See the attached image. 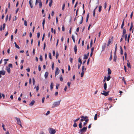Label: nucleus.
Instances as JSON below:
<instances>
[{
	"instance_id": "nucleus-1",
	"label": "nucleus",
	"mask_w": 134,
	"mask_h": 134,
	"mask_svg": "<svg viewBox=\"0 0 134 134\" xmlns=\"http://www.w3.org/2000/svg\"><path fill=\"white\" fill-rule=\"evenodd\" d=\"M87 126L86 127H84L83 128L80 129L79 130V132H80V134H82L83 133L86 131L87 129Z\"/></svg>"
},
{
	"instance_id": "nucleus-2",
	"label": "nucleus",
	"mask_w": 134,
	"mask_h": 134,
	"mask_svg": "<svg viewBox=\"0 0 134 134\" xmlns=\"http://www.w3.org/2000/svg\"><path fill=\"white\" fill-rule=\"evenodd\" d=\"M49 132L51 134H54L56 132L55 130L51 128L49 129Z\"/></svg>"
},
{
	"instance_id": "nucleus-3",
	"label": "nucleus",
	"mask_w": 134,
	"mask_h": 134,
	"mask_svg": "<svg viewBox=\"0 0 134 134\" xmlns=\"http://www.w3.org/2000/svg\"><path fill=\"white\" fill-rule=\"evenodd\" d=\"M39 3V8H40L42 7V3L41 0H36L35 4L36 5L38 3Z\"/></svg>"
},
{
	"instance_id": "nucleus-4",
	"label": "nucleus",
	"mask_w": 134,
	"mask_h": 134,
	"mask_svg": "<svg viewBox=\"0 0 134 134\" xmlns=\"http://www.w3.org/2000/svg\"><path fill=\"white\" fill-rule=\"evenodd\" d=\"M61 100L54 102L53 104V107H56L59 105Z\"/></svg>"
},
{
	"instance_id": "nucleus-5",
	"label": "nucleus",
	"mask_w": 134,
	"mask_h": 134,
	"mask_svg": "<svg viewBox=\"0 0 134 134\" xmlns=\"http://www.w3.org/2000/svg\"><path fill=\"white\" fill-rule=\"evenodd\" d=\"M109 91L106 92L104 91H103L102 93H101V94L105 96H107L109 94Z\"/></svg>"
},
{
	"instance_id": "nucleus-6",
	"label": "nucleus",
	"mask_w": 134,
	"mask_h": 134,
	"mask_svg": "<svg viewBox=\"0 0 134 134\" xmlns=\"http://www.w3.org/2000/svg\"><path fill=\"white\" fill-rule=\"evenodd\" d=\"M5 71L4 70L3 71H0V78L2 77L1 75H4L5 74Z\"/></svg>"
},
{
	"instance_id": "nucleus-7",
	"label": "nucleus",
	"mask_w": 134,
	"mask_h": 134,
	"mask_svg": "<svg viewBox=\"0 0 134 134\" xmlns=\"http://www.w3.org/2000/svg\"><path fill=\"white\" fill-rule=\"evenodd\" d=\"M15 118L16 119L17 121V123L18 124H20L21 123V121L19 118L17 117H15Z\"/></svg>"
},
{
	"instance_id": "nucleus-8",
	"label": "nucleus",
	"mask_w": 134,
	"mask_h": 134,
	"mask_svg": "<svg viewBox=\"0 0 134 134\" xmlns=\"http://www.w3.org/2000/svg\"><path fill=\"white\" fill-rule=\"evenodd\" d=\"M59 72V70L58 68L57 67V68L55 71V76H56L57 75H58Z\"/></svg>"
},
{
	"instance_id": "nucleus-9",
	"label": "nucleus",
	"mask_w": 134,
	"mask_h": 134,
	"mask_svg": "<svg viewBox=\"0 0 134 134\" xmlns=\"http://www.w3.org/2000/svg\"><path fill=\"white\" fill-rule=\"evenodd\" d=\"M32 2L33 1L32 0H30L29 1L30 5V7L32 8L33 7V5L32 4Z\"/></svg>"
},
{
	"instance_id": "nucleus-10",
	"label": "nucleus",
	"mask_w": 134,
	"mask_h": 134,
	"mask_svg": "<svg viewBox=\"0 0 134 134\" xmlns=\"http://www.w3.org/2000/svg\"><path fill=\"white\" fill-rule=\"evenodd\" d=\"M74 51L75 53V54L77 53V47L76 45H75L74 47Z\"/></svg>"
},
{
	"instance_id": "nucleus-11",
	"label": "nucleus",
	"mask_w": 134,
	"mask_h": 134,
	"mask_svg": "<svg viewBox=\"0 0 134 134\" xmlns=\"http://www.w3.org/2000/svg\"><path fill=\"white\" fill-rule=\"evenodd\" d=\"M80 16H81V21L79 23V24H82L83 22V18L82 16H79L78 17H79Z\"/></svg>"
},
{
	"instance_id": "nucleus-12",
	"label": "nucleus",
	"mask_w": 134,
	"mask_h": 134,
	"mask_svg": "<svg viewBox=\"0 0 134 134\" xmlns=\"http://www.w3.org/2000/svg\"><path fill=\"white\" fill-rule=\"evenodd\" d=\"M6 70L9 74L10 73V68L7 67L6 68Z\"/></svg>"
},
{
	"instance_id": "nucleus-13",
	"label": "nucleus",
	"mask_w": 134,
	"mask_h": 134,
	"mask_svg": "<svg viewBox=\"0 0 134 134\" xmlns=\"http://www.w3.org/2000/svg\"><path fill=\"white\" fill-rule=\"evenodd\" d=\"M86 122H84L83 123V126H85V125L87 124V122L89 120L88 119H85V120Z\"/></svg>"
},
{
	"instance_id": "nucleus-14",
	"label": "nucleus",
	"mask_w": 134,
	"mask_h": 134,
	"mask_svg": "<svg viewBox=\"0 0 134 134\" xmlns=\"http://www.w3.org/2000/svg\"><path fill=\"white\" fill-rule=\"evenodd\" d=\"M133 27V23L132 22L131 23L130 27V28L129 29V30L130 31H131V30Z\"/></svg>"
},
{
	"instance_id": "nucleus-15",
	"label": "nucleus",
	"mask_w": 134,
	"mask_h": 134,
	"mask_svg": "<svg viewBox=\"0 0 134 134\" xmlns=\"http://www.w3.org/2000/svg\"><path fill=\"white\" fill-rule=\"evenodd\" d=\"M116 59H117V56H116V54H114V56L113 60L115 62H116Z\"/></svg>"
},
{
	"instance_id": "nucleus-16",
	"label": "nucleus",
	"mask_w": 134,
	"mask_h": 134,
	"mask_svg": "<svg viewBox=\"0 0 134 134\" xmlns=\"http://www.w3.org/2000/svg\"><path fill=\"white\" fill-rule=\"evenodd\" d=\"M84 71H85L86 70V68H85V66L84 65H83L82 67V72H84Z\"/></svg>"
},
{
	"instance_id": "nucleus-17",
	"label": "nucleus",
	"mask_w": 134,
	"mask_h": 134,
	"mask_svg": "<svg viewBox=\"0 0 134 134\" xmlns=\"http://www.w3.org/2000/svg\"><path fill=\"white\" fill-rule=\"evenodd\" d=\"M124 20H125V19H124L123 20L122 24L121 26V29H122L123 28V27L124 25Z\"/></svg>"
},
{
	"instance_id": "nucleus-18",
	"label": "nucleus",
	"mask_w": 134,
	"mask_h": 134,
	"mask_svg": "<svg viewBox=\"0 0 134 134\" xmlns=\"http://www.w3.org/2000/svg\"><path fill=\"white\" fill-rule=\"evenodd\" d=\"M53 86V83L52 82L51 83L50 87L51 90H52Z\"/></svg>"
},
{
	"instance_id": "nucleus-19",
	"label": "nucleus",
	"mask_w": 134,
	"mask_h": 134,
	"mask_svg": "<svg viewBox=\"0 0 134 134\" xmlns=\"http://www.w3.org/2000/svg\"><path fill=\"white\" fill-rule=\"evenodd\" d=\"M108 75H110L111 73V71L110 68H108Z\"/></svg>"
},
{
	"instance_id": "nucleus-20",
	"label": "nucleus",
	"mask_w": 134,
	"mask_h": 134,
	"mask_svg": "<svg viewBox=\"0 0 134 134\" xmlns=\"http://www.w3.org/2000/svg\"><path fill=\"white\" fill-rule=\"evenodd\" d=\"M104 88L105 90H106L107 88V84L106 83H105L104 84Z\"/></svg>"
},
{
	"instance_id": "nucleus-21",
	"label": "nucleus",
	"mask_w": 134,
	"mask_h": 134,
	"mask_svg": "<svg viewBox=\"0 0 134 134\" xmlns=\"http://www.w3.org/2000/svg\"><path fill=\"white\" fill-rule=\"evenodd\" d=\"M48 73L47 72H45V74H44V77L46 79L48 76Z\"/></svg>"
},
{
	"instance_id": "nucleus-22",
	"label": "nucleus",
	"mask_w": 134,
	"mask_h": 134,
	"mask_svg": "<svg viewBox=\"0 0 134 134\" xmlns=\"http://www.w3.org/2000/svg\"><path fill=\"white\" fill-rule=\"evenodd\" d=\"M45 23V19H44L43 20L42 22V26H43V29H44V25Z\"/></svg>"
},
{
	"instance_id": "nucleus-23",
	"label": "nucleus",
	"mask_w": 134,
	"mask_h": 134,
	"mask_svg": "<svg viewBox=\"0 0 134 134\" xmlns=\"http://www.w3.org/2000/svg\"><path fill=\"white\" fill-rule=\"evenodd\" d=\"M35 103V101L34 100H33L32 101L31 103H30V104H29V105L30 106H32L34 103Z\"/></svg>"
},
{
	"instance_id": "nucleus-24",
	"label": "nucleus",
	"mask_w": 134,
	"mask_h": 134,
	"mask_svg": "<svg viewBox=\"0 0 134 134\" xmlns=\"http://www.w3.org/2000/svg\"><path fill=\"white\" fill-rule=\"evenodd\" d=\"M81 118L84 119H85H85H87L88 118V117L87 116H82L81 117Z\"/></svg>"
},
{
	"instance_id": "nucleus-25",
	"label": "nucleus",
	"mask_w": 134,
	"mask_h": 134,
	"mask_svg": "<svg viewBox=\"0 0 134 134\" xmlns=\"http://www.w3.org/2000/svg\"><path fill=\"white\" fill-rule=\"evenodd\" d=\"M52 2H53V0H50V2H49V5L50 7H51Z\"/></svg>"
},
{
	"instance_id": "nucleus-26",
	"label": "nucleus",
	"mask_w": 134,
	"mask_h": 134,
	"mask_svg": "<svg viewBox=\"0 0 134 134\" xmlns=\"http://www.w3.org/2000/svg\"><path fill=\"white\" fill-rule=\"evenodd\" d=\"M14 44L15 45V47L16 48H18V49L20 48L19 47V46L18 45H17L16 42H14Z\"/></svg>"
},
{
	"instance_id": "nucleus-27",
	"label": "nucleus",
	"mask_w": 134,
	"mask_h": 134,
	"mask_svg": "<svg viewBox=\"0 0 134 134\" xmlns=\"http://www.w3.org/2000/svg\"><path fill=\"white\" fill-rule=\"evenodd\" d=\"M71 38L73 41L74 42V43H75V37L73 35H72Z\"/></svg>"
},
{
	"instance_id": "nucleus-28",
	"label": "nucleus",
	"mask_w": 134,
	"mask_h": 134,
	"mask_svg": "<svg viewBox=\"0 0 134 134\" xmlns=\"http://www.w3.org/2000/svg\"><path fill=\"white\" fill-rule=\"evenodd\" d=\"M82 124L81 122L79 124V126L80 128H81L82 127Z\"/></svg>"
},
{
	"instance_id": "nucleus-29",
	"label": "nucleus",
	"mask_w": 134,
	"mask_h": 134,
	"mask_svg": "<svg viewBox=\"0 0 134 134\" xmlns=\"http://www.w3.org/2000/svg\"><path fill=\"white\" fill-rule=\"evenodd\" d=\"M106 46L105 45L104 46H103L102 47V51H104L105 48Z\"/></svg>"
},
{
	"instance_id": "nucleus-30",
	"label": "nucleus",
	"mask_w": 134,
	"mask_h": 134,
	"mask_svg": "<svg viewBox=\"0 0 134 134\" xmlns=\"http://www.w3.org/2000/svg\"><path fill=\"white\" fill-rule=\"evenodd\" d=\"M88 58L87 55L86 54H85L84 56L83 59H86Z\"/></svg>"
},
{
	"instance_id": "nucleus-31",
	"label": "nucleus",
	"mask_w": 134,
	"mask_h": 134,
	"mask_svg": "<svg viewBox=\"0 0 134 134\" xmlns=\"http://www.w3.org/2000/svg\"><path fill=\"white\" fill-rule=\"evenodd\" d=\"M4 60L5 61L4 63V65H5L7 64V61H8L9 59H4Z\"/></svg>"
},
{
	"instance_id": "nucleus-32",
	"label": "nucleus",
	"mask_w": 134,
	"mask_h": 134,
	"mask_svg": "<svg viewBox=\"0 0 134 134\" xmlns=\"http://www.w3.org/2000/svg\"><path fill=\"white\" fill-rule=\"evenodd\" d=\"M102 7L101 5H100L99 7V12H100L101 11Z\"/></svg>"
},
{
	"instance_id": "nucleus-33",
	"label": "nucleus",
	"mask_w": 134,
	"mask_h": 134,
	"mask_svg": "<svg viewBox=\"0 0 134 134\" xmlns=\"http://www.w3.org/2000/svg\"><path fill=\"white\" fill-rule=\"evenodd\" d=\"M120 53L122 55L123 54V51L122 48L121 47H120Z\"/></svg>"
},
{
	"instance_id": "nucleus-34",
	"label": "nucleus",
	"mask_w": 134,
	"mask_h": 134,
	"mask_svg": "<svg viewBox=\"0 0 134 134\" xmlns=\"http://www.w3.org/2000/svg\"><path fill=\"white\" fill-rule=\"evenodd\" d=\"M97 114H96L95 115L94 117V119L95 120H97Z\"/></svg>"
},
{
	"instance_id": "nucleus-35",
	"label": "nucleus",
	"mask_w": 134,
	"mask_h": 134,
	"mask_svg": "<svg viewBox=\"0 0 134 134\" xmlns=\"http://www.w3.org/2000/svg\"><path fill=\"white\" fill-rule=\"evenodd\" d=\"M78 62H79V63H80V64H82V61L81 60V58H79Z\"/></svg>"
},
{
	"instance_id": "nucleus-36",
	"label": "nucleus",
	"mask_w": 134,
	"mask_h": 134,
	"mask_svg": "<svg viewBox=\"0 0 134 134\" xmlns=\"http://www.w3.org/2000/svg\"><path fill=\"white\" fill-rule=\"evenodd\" d=\"M73 126L74 127H77V125L76 122H74V124L73 125Z\"/></svg>"
},
{
	"instance_id": "nucleus-37",
	"label": "nucleus",
	"mask_w": 134,
	"mask_h": 134,
	"mask_svg": "<svg viewBox=\"0 0 134 134\" xmlns=\"http://www.w3.org/2000/svg\"><path fill=\"white\" fill-rule=\"evenodd\" d=\"M126 32V30L124 28L123 30V35H124Z\"/></svg>"
},
{
	"instance_id": "nucleus-38",
	"label": "nucleus",
	"mask_w": 134,
	"mask_h": 134,
	"mask_svg": "<svg viewBox=\"0 0 134 134\" xmlns=\"http://www.w3.org/2000/svg\"><path fill=\"white\" fill-rule=\"evenodd\" d=\"M127 66L128 67L131 68L130 63L129 62L127 63Z\"/></svg>"
},
{
	"instance_id": "nucleus-39",
	"label": "nucleus",
	"mask_w": 134,
	"mask_h": 134,
	"mask_svg": "<svg viewBox=\"0 0 134 134\" xmlns=\"http://www.w3.org/2000/svg\"><path fill=\"white\" fill-rule=\"evenodd\" d=\"M60 81H63V78L62 75L60 76Z\"/></svg>"
},
{
	"instance_id": "nucleus-40",
	"label": "nucleus",
	"mask_w": 134,
	"mask_h": 134,
	"mask_svg": "<svg viewBox=\"0 0 134 134\" xmlns=\"http://www.w3.org/2000/svg\"><path fill=\"white\" fill-rule=\"evenodd\" d=\"M111 77L110 76H109L107 78V81H109L110 80V78H111Z\"/></svg>"
},
{
	"instance_id": "nucleus-41",
	"label": "nucleus",
	"mask_w": 134,
	"mask_h": 134,
	"mask_svg": "<svg viewBox=\"0 0 134 134\" xmlns=\"http://www.w3.org/2000/svg\"><path fill=\"white\" fill-rule=\"evenodd\" d=\"M8 66H9L8 68H12V67H13L12 64H9V65H8Z\"/></svg>"
},
{
	"instance_id": "nucleus-42",
	"label": "nucleus",
	"mask_w": 134,
	"mask_h": 134,
	"mask_svg": "<svg viewBox=\"0 0 134 134\" xmlns=\"http://www.w3.org/2000/svg\"><path fill=\"white\" fill-rule=\"evenodd\" d=\"M130 34H129V35H128V37H127V41H128V42H129V38H130Z\"/></svg>"
},
{
	"instance_id": "nucleus-43",
	"label": "nucleus",
	"mask_w": 134,
	"mask_h": 134,
	"mask_svg": "<svg viewBox=\"0 0 134 134\" xmlns=\"http://www.w3.org/2000/svg\"><path fill=\"white\" fill-rule=\"evenodd\" d=\"M5 23L3 24V30H4V29L5 28Z\"/></svg>"
},
{
	"instance_id": "nucleus-44",
	"label": "nucleus",
	"mask_w": 134,
	"mask_h": 134,
	"mask_svg": "<svg viewBox=\"0 0 134 134\" xmlns=\"http://www.w3.org/2000/svg\"><path fill=\"white\" fill-rule=\"evenodd\" d=\"M32 81H33V85H34L35 83V79L34 78H32Z\"/></svg>"
},
{
	"instance_id": "nucleus-45",
	"label": "nucleus",
	"mask_w": 134,
	"mask_h": 134,
	"mask_svg": "<svg viewBox=\"0 0 134 134\" xmlns=\"http://www.w3.org/2000/svg\"><path fill=\"white\" fill-rule=\"evenodd\" d=\"M111 42H112V40H111V39H110V38L108 40V43L109 44H110V43Z\"/></svg>"
},
{
	"instance_id": "nucleus-46",
	"label": "nucleus",
	"mask_w": 134,
	"mask_h": 134,
	"mask_svg": "<svg viewBox=\"0 0 134 134\" xmlns=\"http://www.w3.org/2000/svg\"><path fill=\"white\" fill-rule=\"evenodd\" d=\"M62 30L63 31H65V28L64 26V25H63L62 26Z\"/></svg>"
},
{
	"instance_id": "nucleus-47",
	"label": "nucleus",
	"mask_w": 134,
	"mask_h": 134,
	"mask_svg": "<svg viewBox=\"0 0 134 134\" xmlns=\"http://www.w3.org/2000/svg\"><path fill=\"white\" fill-rule=\"evenodd\" d=\"M40 60L41 61H42V57L41 55H40Z\"/></svg>"
},
{
	"instance_id": "nucleus-48",
	"label": "nucleus",
	"mask_w": 134,
	"mask_h": 134,
	"mask_svg": "<svg viewBox=\"0 0 134 134\" xmlns=\"http://www.w3.org/2000/svg\"><path fill=\"white\" fill-rule=\"evenodd\" d=\"M49 58L51 59H52V56H51V54L50 53H49Z\"/></svg>"
},
{
	"instance_id": "nucleus-49",
	"label": "nucleus",
	"mask_w": 134,
	"mask_h": 134,
	"mask_svg": "<svg viewBox=\"0 0 134 134\" xmlns=\"http://www.w3.org/2000/svg\"><path fill=\"white\" fill-rule=\"evenodd\" d=\"M39 89V86H38H38H37L36 87V91L37 92H38V91Z\"/></svg>"
},
{
	"instance_id": "nucleus-50",
	"label": "nucleus",
	"mask_w": 134,
	"mask_h": 134,
	"mask_svg": "<svg viewBox=\"0 0 134 134\" xmlns=\"http://www.w3.org/2000/svg\"><path fill=\"white\" fill-rule=\"evenodd\" d=\"M65 6V4H63V6H62V9L63 10H64Z\"/></svg>"
},
{
	"instance_id": "nucleus-51",
	"label": "nucleus",
	"mask_w": 134,
	"mask_h": 134,
	"mask_svg": "<svg viewBox=\"0 0 134 134\" xmlns=\"http://www.w3.org/2000/svg\"><path fill=\"white\" fill-rule=\"evenodd\" d=\"M92 42H93V41L91 40L90 42V47H92Z\"/></svg>"
},
{
	"instance_id": "nucleus-52",
	"label": "nucleus",
	"mask_w": 134,
	"mask_h": 134,
	"mask_svg": "<svg viewBox=\"0 0 134 134\" xmlns=\"http://www.w3.org/2000/svg\"><path fill=\"white\" fill-rule=\"evenodd\" d=\"M4 125L3 124L2 125V127L3 128V130H4L5 131L6 129L5 128H4Z\"/></svg>"
},
{
	"instance_id": "nucleus-53",
	"label": "nucleus",
	"mask_w": 134,
	"mask_h": 134,
	"mask_svg": "<svg viewBox=\"0 0 134 134\" xmlns=\"http://www.w3.org/2000/svg\"><path fill=\"white\" fill-rule=\"evenodd\" d=\"M45 34L44 33L43 34V37H42V41H43V40H44V37H45Z\"/></svg>"
},
{
	"instance_id": "nucleus-54",
	"label": "nucleus",
	"mask_w": 134,
	"mask_h": 134,
	"mask_svg": "<svg viewBox=\"0 0 134 134\" xmlns=\"http://www.w3.org/2000/svg\"><path fill=\"white\" fill-rule=\"evenodd\" d=\"M24 24L25 26H27V22L25 20L24 21Z\"/></svg>"
},
{
	"instance_id": "nucleus-55",
	"label": "nucleus",
	"mask_w": 134,
	"mask_h": 134,
	"mask_svg": "<svg viewBox=\"0 0 134 134\" xmlns=\"http://www.w3.org/2000/svg\"><path fill=\"white\" fill-rule=\"evenodd\" d=\"M56 59H57L58 58V56L59 55V54L58 52L56 53Z\"/></svg>"
},
{
	"instance_id": "nucleus-56",
	"label": "nucleus",
	"mask_w": 134,
	"mask_h": 134,
	"mask_svg": "<svg viewBox=\"0 0 134 134\" xmlns=\"http://www.w3.org/2000/svg\"><path fill=\"white\" fill-rule=\"evenodd\" d=\"M133 14V12H132L130 15V18L132 19Z\"/></svg>"
},
{
	"instance_id": "nucleus-57",
	"label": "nucleus",
	"mask_w": 134,
	"mask_h": 134,
	"mask_svg": "<svg viewBox=\"0 0 134 134\" xmlns=\"http://www.w3.org/2000/svg\"><path fill=\"white\" fill-rule=\"evenodd\" d=\"M84 72H81V77H82L83 76V75H84Z\"/></svg>"
},
{
	"instance_id": "nucleus-58",
	"label": "nucleus",
	"mask_w": 134,
	"mask_h": 134,
	"mask_svg": "<svg viewBox=\"0 0 134 134\" xmlns=\"http://www.w3.org/2000/svg\"><path fill=\"white\" fill-rule=\"evenodd\" d=\"M72 60L73 59L71 58H70V61L71 63H72Z\"/></svg>"
},
{
	"instance_id": "nucleus-59",
	"label": "nucleus",
	"mask_w": 134,
	"mask_h": 134,
	"mask_svg": "<svg viewBox=\"0 0 134 134\" xmlns=\"http://www.w3.org/2000/svg\"><path fill=\"white\" fill-rule=\"evenodd\" d=\"M95 11H96L95 10H93V16L94 17V16H95Z\"/></svg>"
},
{
	"instance_id": "nucleus-60",
	"label": "nucleus",
	"mask_w": 134,
	"mask_h": 134,
	"mask_svg": "<svg viewBox=\"0 0 134 134\" xmlns=\"http://www.w3.org/2000/svg\"><path fill=\"white\" fill-rule=\"evenodd\" d=\"M35 54V49L34 48L32 52V54L33 55H34Z\"/></svg>"
},
{
	"instance_id": "nucleus-61",
	"label": "nucleus",
	"mask_w": 134,
	"mask_h": 134,
	"mask_svg": "<svg viewBox=\"0 0 134 134\" xmlns=\"http://www.w3.org/2000/svg\"><path fill=\"white\" fill-rule=\"evenodd\" d=\"M40 33L39 32H38L37 34V38H38L40 36Z\"/></svg>"
},
{
	"instance_id": "nucleus-62",
	"label": "nucleus",
	"mask_w": 134,
	"mask_h": 134,
	"mask_svg": "<svg viewBox=\"0 0 134 134\" xmlns=\"http://www.w3.org/2000/svg\"><path fill=\"white\" fill-rule=\"evenodd\" d=\"M81 64H79L78 65V69H79L80 67V66H81Z\"/></svg>"
},
{
	"instance_id": "nucleus-63",
	"label": "nucleus",
	"mask_w": 134,
	"mask_h": 134,
	"mask_svg": "<svg viewBox=\"0 0 134 134\" xmlns=\"http://www.w3.org/2000/svg\"><path fill=\"white\" fill-rule=\"evenodd\" d=\"M59 86V84H57L56 86V89H58V87Z\"/></svg>"
},
{
	"instance_id": "nucleus-64",
	"label": "nucleus",
	"mask_w": 134,
	"mask_h": 134,
	"mask_svg": "<svg viewBox=\"0 0 134 134\" xmlns=\"http://www.w3.org/2000/svg\"><path fill=\"white\" fill-rule=\"evenodd\" d=\"M79 119H80V118H78L74 120V122H76Z\"/></svg>"
}]
</instances>
